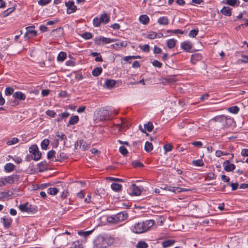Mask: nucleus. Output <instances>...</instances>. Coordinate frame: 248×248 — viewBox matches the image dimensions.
<instances>
[{
  "label": "nucleus",
  "mask_w": 248,
  "mask_h": 248,
  "mask_svg": "<svg viewBox=\"0 0 248 248\" xmlns=\"http://www.w3.org/2000/svg\"><path fill=\"white\" fill-rule=\"evenodd\" d=\"M113 243V240L108 237L98 236L94 241V248H107Z\"/></svg>",
  "instance_id": "f257e3e1"
},
{
  "label": "nucleus",
  "mask_w": 248,
  "mask_h": 248,
  "mask_svg": "<svg viewBox=\"0 0 248 248\" xmlns=\"http://www.w3.org/2000/svg\"><path fill=\"white\" fill-rule=\"evenodd\" d=\"M29 152L32 154L33 156H32V158L34 160L37 161L41 158V153L39 152L36 145H32L29 148Z\"/></svg>",
  "instance_id": "f03ea898"
},
{
  "label": "nucleus",
  "mask_w": 248,
  "mask_h": 248,
  "mask_svg": "<svg viewBox=\"0 0 248 248\" xmlns=\"http://www.w3.org/2000/svg\"><path fill=\"white\" fill-rule=\"evenodd\" d=\"M94 43L99 46H102L105 44H109L114 42V39L109 38H106L100 36L96 38L94 40Z\"/></svg>",
  "instance_id": "7ed1b4c3"
},
{
  "label": "nucleus",
  "mask_w": 248,
  "mask_h": 248,
  "mask_svg": "<svg viewBox=\"0 0 248 248\" xmlns=\"http://www.w3.org/2000/svg\"><path fill=\"white\" fill-rule=\"evenodd\" d=\"M96 115L98 118L100 117V121H104L107 120L108 117H109V112L108 110L104 108H101L97 110Z\"/></svg>",
  "instance_id": "20e7f679"
},
{
  "label": "nucleus",
  "mask_w": 248,
  "mask_h": 248,
  "mask_svg": "<svg viewBox=\"0 0 248 248\" xmlns=\"http://www.w3.org/2000/svg\"><path fill=\"white\" fill-rule=\"evenodd\" d=\"M19 178V176L17 174H13L10 176H8L7 177H5L4 178H2L4 180V183L5 185L6 184H13L16 182L18 181Z\"/></svg>",
  "instance_id": "39448f33"
},
{
  "label": "nucleus",
  "mask_w": 248,
  "mask_h": 248,
  "mask_svg": "<svg viewBox=\"0 0 248 248\" xmlns=\"http://www.w3.org/2000/svg\"><path fill=\"white\" fill-rule=\"evenodd\" d=\"M161 188L164 190H166L173 192H181L183 191H187L189 190L188 189L186 188H180L177 187H171L170 186L167 185L163 186L161 187Z\"/></svg>",
  "instance_id": "423d86ee"
},
{
  "label": "nucleus",
  "mask_w": 248,
  "mask_h": 248,
  "mask_svg": "<svg viewBox=\"0 0 248 248\" xmlns=\"http://www.w3.org/2000/svg\"><path fill=\"white\" fill-rule=\"evenodd\" d=\"M132 231L133 232L136 233H141L145 232L143 222H138L136 223L132 229Z\"/></svg>",
  "instance_id": "0eeeda50"
},
{
  "label": "nucleus",
  "mask_w": 248,
  "mask_h": 248,
  "mask_svg": "<svg viewBox=\"0 0 248 248\" xmlns=\"http://www.w3.org/2000/svg\"><path fill=\"white\" fill-rule=\"evenodd\" d=\"M65 5L67 7V13L68 14H71L76 11L77 7L74 4V1H69L65 2Z\"/></svg>",
  "instance_id": "6e6552de"
},
{
  "label": "nucleus",
  "mask_w": 248,
  "mask_h": 248,
  "mask_svg": "<svg viewBox=\"0 0 248 248\" xmlns=\"http://www.w3.org/2000/svg\"><path fill=\"white\" fill-rule=\"evenodd\" d=\"M223 165L224 167V170L226 171H232L235 169V166L233 164L230 163L229 160H225Z\"/></svg>",
  "instance_id": "1a4fd4ad"
},
{
  "label": "nucleus",
  "mask_w": 248,
  "mask_h": 248,
  "mask_svg": "<svg viewBox=\"0 0 248 248\" xmlns=\"http://www.w3.org/2000/svg\"><path fill=\"white\" fill-rule=\"evenodd\" d=\"M33 27H28L26 28L27 32L24 34L25 37L31 38L37 35V31L35 30H31Z\"/></svg>",
  "instance_id": "9d476101"
},
{
  "label": "nucleus",
  "mask_w": 248,
  "mask_h": 248,
  "mask_svg": "<svg viewBox=\"0 0 248 248\" xmlns=\"http://www.w3.org/2000/svg\"><path fill=\"white\" fill-rule=\"evenodd\" d=\"M19 208L22 212H25L28 213H33L31 205L28 204V203L20 204Z\"/></svg>",
  "instance_id": "9b49d317"
},
{
  "label": "nucleus",
  "mask_w": 248,
  "mask_h": 248,
  "mask_svg": "<svg viewBox=\"0 0 248 248\" xmlns=\"http://www.w3.org/2000/svg\"><path fill=\"white\" fill-rule=\"evenodd\" d=\"M0 220L3 223L4 227L6 229L10 227L12 221V219L11 217H8L6 216L1 217Z\"/></svg>",
  "instance_id": "f8f14e48"
},
{
  "label": "nucleus",
  "mask_w": 248,
  "mask_h": 248,
  "mask_svg": "<svg viewBox=\"0 0 248 248\" xmlns=\"http://www.w3.org/2000/svg\"><path fill=\"white\" fill-rule=\"evenodd\" d=\"M116 220H118V222L125 220L128 217L127 214L126 212H120L116 215Z\"/></svg>",
  "instance_id": "ddd939ff"
},
{
  "label": "nucleus",
  "mask_w": 248,
  "mask_h": 248,
  "mask_svg": "<svg viewBox=\"0 0 248 248\" xmlns=\"http://www.w3.org/2000/svg\"><path fill=\"white\" fill-rule=\"evenodd\" d=\"M13 97L16 100H24L26 99V95L21 92H16L13 94Z\"/></svg>",
  "instance_id": "4468645a"
},
{
  "label": "nucleus",
  "mask_w": 248,
  "mask_h": 248,
  "mask_svg": "<svg viewBox=\"0 0 248 248\" xmlns=\"http://www.w3.org/2000/svg\"><path fill=\"white\" fill-rule=\"evenodd\" d=\"M132 190V194L135 196H139L141 192V190L140 187L137 186L135 184H132L131 186Z\"/></svg>",
  "instance_id": "2eb2a0df"
},
{
  "label": "nucleus",
  "mask_w": 248,
  "mask_h": 248,
  "mask_svg": "<svg viewBox=\"0 0 248 248\" xmlns=\"http://www.w3.org/2000/svg\"><path fill=\"white\" fill-rule=\"evenodd\" d=\"M181 46L184 50L188 51L192 48V45L189 41H185L181 43Z\"/></svg>",
  "instance_id": "dca6fc26"
},
{
  "label": "nucleus",
  "mask_w": 248,
  "mask_h": 248,
  "mask_svg": "<svg viewBox=\"0 0 248 248\" xmlns=\"http://www.w3.org/2000/svg\"><path fill=\"white\" fill-rule=\"evenodd\" d=\"M220 12L225 16H230L232 15V9L229 7L224 6L220 10Z\"/></svg>",
  "instance_id": "f3484780"
},
{
  "label": "nucleus",
  "mask_w": 248,
  "mask_h": 248,
  "mask_svg": "<svg viewBox=\"0 0 248 248\" xmlns=\"http://www.w3.org/2000/svg\"><path fill=\"white\" fill-rule=\"evenodd\" d=\"M55 157V161L62 162V160L66 159L68 158V156L65 153L63 152H60L59 154L57 155V156Z\"/></svg>",
  "instance_id": "a211bd4d"
},
{
  "label": "nucleus",
  "mask_w": 248,
  "mask_h": 248,
  "mask_svg": "<svg viewBox=\"0 0 248 248\" xmlns=\"http://www.w3.org/2000/svg\"><path fill=\"white\" fill-rule=\"evenodd\" d=\"M142 222L145 232L148 231L154 224V221L153 220H148Z\"/></svg>",
  "instance_id": "6ab92c4d"
},
{
  "label": "nucleus",
  "mask_w": 248,
  "mask_h": 248,
  "mask_svg": "<svg viewBox=\"0 0 248 248\" xmlns=\"http://www.w3.org/2000/svg\"><path fill=\"white\" fill-rule=\"evenodd\" d=\"M202 56L200 54L196 53L191 55V62L192 63L195 64L197 62L202 60Z\"/></svg>",
  "instance_id": "aec40b11"
},
{
  "label": "nucleus",
  "mask_w": 248,
  "mask_h": 248,
  "mask_svg": "<svg viewBox=\"0 0 248 248\" xmlns=\"http://www.w3.org/2000/svg\"><path fill=\"white\" fill-rule=\"evenodd\" d=\"M79 120L78 116L77 115L72 116L70 117L69 122L67 124L68 126L70 125H74L77 124Z\"/></svg>",
  "instance_id": "412c9836"
},
{
  "label": "nucleus",
  "mask_w": 248,
  "mask_h": 248,
  "mask_svg": "<svg viewBox=\"0 0 248 248\" xmlns=\"http://www.w3.org/2000/svg\"><path fill=\"white\" fill-rule=\"evenodd\" d=\"M233 123L234 122L232 119L231 118H228L226 116L224 124H222V126L225 127L232 126Z\"/></svg>",
  "instance_id": "4be33fe9"
},
{
  "label": "nucleus",
  "mask_w": 248,
  "mask_h": 248,
  "mask_svg": "<svg viewBox=\"0 0 248 248\" xmlns=\"http://www.w3.org/2000/svg\"><path fill=\"white\" fill-rule=\"evenodd\" d=\"M139 21L143 25H146L149 21V17L146 15H142L139 17Z\"/></svg>",
  "instance_id": "5701e85b"
},
{
  "label": "nucleus",
  "mask_w": 248,
  "mask_h": 248,
  "mask_svg": "<svg viewBox=\"0 0 248 248\" xmlns=\"http://www.w3.org/2000/svg\"><path fill=\"white\" fill-rule=\"evenodd\" d=\"M225 117H226V116H225L223 115H218V116H216L215 117L213 118L211 120L214 121L215 122L221 123L223 124H224V121L225 120Z\"/></svg>",
  "instance_id": "b1692460"
},
{
  "label": "nucleus",
  "mask_w": 248,
  "mask_h": 248,
  "mask_svg": "<svg viewBox=\"0 0 248 248\" xmlns=\"http://www.w3.org/2000/svg\"><path fill=\"white\" fill-rule=\"evenodd\" d=\"M15 165L11 163H8L4 166V170L6 172H10L15 169Z\"/></svg>",
  "instance_id": "393cba45"
},
{
  "label": "nucleus",
  "mask_w": 248,
  "mask_h": 248,
  "mask_svg": "<svg viewBox=\"0 0 248 248\" xmlns=\"http://www.w3.org/2000/svg\"><path fill=\"white\" fill-rule=\"evenodd\" d=\"M174 243V240H167L162 242V246L163 248H166L173 245Z\"/></svg>",
  "instance_id": "a878e982"
},
{
  "label": "nucleus",
  "mask_w": 248,
  "mask_h": 248,
  "mask_svg": "<svg viewBox=\"0 0 248 248\" xmlns=\"http://www.w3.org/2000/svg\"><path fill=\"white\" fill-rule=\"evenodd\" d=\"M158 23L161 25H166L169 23L168 18L166 16H162L158 18Z\"/></svg>",
  "instance_id": "bb28decb"
},
{
  "label": "nucleus",
  "mask_w": 248,
  "mask_h": 248,
  "mask_svg": "<svg viewBox=\"0 0 248 248\" xmlns=\"http://www.w3.org/2000/svg\"><path fill=\"white\" fill-rule=\"evenodd\" d=\"M100 19L102 23H107L109 20V16L108 14H103L101 15Z\"/></svg>",
  "instance_id": "cd10ccee"
},
{
  "label": "nucleus",
  "mask_w": 248,
  "mask_h": 248,
  "mask_svg": "<svg viewBox=\"0 0 248 248\" xmlns=\"http://www.w3.org/2000/svg\"><path fill=\"white\" fill-rule=\"evenodd\" d=\"M176 42L177 41L174 39H170L168 40L167 41V45L168 47L170 49L173 48L176 44Z\"/></svg>",
  "instance_id": "c85d7f7f"
},
{
  "label": "nucleus",
  "mask_w": 248,
  "mask_h": 248,
  "mask_svg": "<svg viewBox=\"0 0 248 248\" xmlns=\"http://www.w3.org/2000/svg\"><path fill=\"white\" fill-rule=\"evenodd\" d=\"M238 1V0H223L222 3L230 6H234Z\"/></svg>",
  "instance_id": "c756f323"
},
{
  "label": "nucleus",
  "mask_w": 248,
  "mask_h": 248,
  "mask_svg": "<svg viewBox=\"0 0 248 248\" xmlns=\"http://www.w3.org/2000/svg\"><path fill=\"white\" fill-rule=\"evenodd\" d=\"M102 72V69L101 67H96L92 71V74L94 77L99 76Z\"/></svg>",
  "instance_id": "7c9ffc66"
},
{
  "label": "nucleus",
  "mask_w": 248,
  "mask_h": 248,
  "mask_svg": "<svg viewBox=\"0 0 248 248\" xmlns=\"http://www.w3.org/2000/svg\"><path fill=\"white\" fill-rule=\"evenodd\" d=\"M116 82L115 80L107 79L105 82V85L108 88H110L113 87L116 84Z\"/></svg>",
  "instance_id": "2f4dec72"
},
{
  "label": "nucleus",
  "mask_w": 248,
  "mask_h": 248,
  "mask_svg": "<svg viewBox=\"0 0 248 248\" xmlns=\"http://www.w3.org/2000/svg\"><path fill=\"white\" fill-rule=\"evenodd\" d=\"M66 57V54L64 52H61L57 56V61L58 62H63Z\"/></svg>",
  "instance_id": "473e14b6"
},
{
  "label": "nucleus",
  "mask_w": 248,
  "mask_h": 248,
  "mask_svg": "<svg viewBox=\"0 0 248 248\" xmlns=\"http://www.w3.org/2000/svg\"><path fill=\"white\" fill-rule=\"evenodd\" d=\"M122 187V185L117 183H112L111 185V189L115 191H119L121 189Z\"/></svg>",
  "instance_id": "72a5a7b5"
},
{
  "label": "nucleus",
  "mask_w": 248,
  "mask_h": 248,
  "mask_svg": "<svg viewBox=\"0 0 248 248\" xmlns=\"http://www.w3.org/2000/svg\"><path fill=\"white\" fill-rule=\"evenodd\" d=\"M15 9V7H11L7 9L3 12L2 15L3 17H6L8 16L11 13H12Z\"/></svg>",
  "instance_id": "f704fd0d"
},
{
  "label": "nucleus",
  "mask_w": 248,
  "mask_h": 248,
  "mask_svg": "<svg viewBox=\"0 0 248 248\" xmlns=\"http://www.w3.org/2000/svg\"><path fill=\"white\" fill-rule=\"evenodd\" d=\"M49 144V140L48 139L44 140L41 144V148L43 150H46L47 146Z\"/></svg>",
  "instance_id": "c9c22d12"
},
{
  "label": "nucleus",
  "mask_w": 248,
  "mask_h": 248,
  "mask_svg": "<svg viewBox=\"0 0 248 248\" xmlns=\"http://www.w3.org/2000/svg\"><path fill=\"white\" fill-rule=\"evenodd\" d=\"M153 145L152 143L149 142V141H146L145 144L144 149L147 152H149L153 150Z\"/></svg>",
  "instance_id": "e433bc0d"
},
{
  "label": "nucleus",
  "mask_w": 248,
  "mask_h": 248,
  "mask_svg": "<svg viewBox=\"0 0 248 248\" xmlns=\"http://www.w3.org/2000/svg\"><path fill=\"white\" fill-rule=\"evenodd\" d=\"M58 192V189L55 187H51L47 189V193L52 195H56Z\"/></svg>",
  "instance_id": "4c0bfd02"
},
{
  "label": "nucleus",
  "mask_w": 248,
  "mask_h": 248,
  "mask_svg": "<svg viewBox=\"0 0 248 248\" xmlns=\"http://www.w3.org/2000/svg\"><path fill=\"white\" fill-rule=\"evenodd\" d=\"M148 247V244L146 242L142 241L139 242L136 245L137 248H147Z\"/></svg>",
  "instance_id": "58836bf2"
},
{
  "label": "nucleus",
  "mask_w": 248,
  "mask_h": 248,
  "mask_svg": "<svg viewBox=\"0 0 248 248\" xmlns=\"http://www.w3.org/2000/svg\"><path fill=\"white\" fill-rule=\"evenodd\" d=\"M108 222L112 223H118V220H116V215L114 216H108L107 219Z\"/></svg>",
  "instance_id": "ea45409f"
},
{
  "label": "nucleus",
  "mask_w": 248,
  "mask_h": 248,
  "mask_svg": "<svg viewBox=\"0 0 248 248\" xmlns=\"http://www.w3.org/2000/svg\"><path fill=\"white\" fill-rule=\"evenodd\" d=\"M228 110L231 113L233 114H237L239 110V108L236 106H232V107L229 108H228Z\"/></svg>",
  "instance_id": "a19ab883"
},
{
  "label": "nucleus",
  "mask_w": 248,
  "mask_h": 248,
  "mask_svg": "<svg viewBox=\"0 0 248 248\" xmlns=\"http://www.w3.org/2000/svg\"><path fill=\"white\" fill-rule=\"evenodd\" d=\"M192 164L196 166H202L204 165V163L202 159L194 160L192 161Z\"/></svg>",
  "instance_id": "79ce46f5"
},
{
  "label": "nucleus",
  "mask_w": 248,
  "mask_h": 248,
  "mask_svg": "<svg viewBox=\"0 0 248 248\" xmlns=\"http://www.w3.org/2000/svg\"><path fill=\"white\" fill-rule=\"evenodd\" d=\"M144 129L149 132H151L154 127L153 124L151 122H148L147 124H144Z\"/></svg>",
  "instance_id": "37998d69"
},
{
  "label": "nucleus",
  "mask_w": 248,
  "mask_h": 248,
  "mask_svg": "<svg viewBox=\"0 0 248 248\" xmlns=\"http://www.w3.org/2000/svg\"><path fill=\"white\" fill-rule=\"evenodd\" d=\"M19 140L17 138H14L7 141L6 143L8 145H12L18 142Z\"/></svg>",
  "instance_id": "c03bdc74"
},
{
  "label": "nucleus",
  "mask_w": 248,
  "mask_h": 248,
  "mask_svg": "<svg viewBox=\"0 0 248 248\" xmlns=\"http://www.w3.org/2000/svg\"><path fill=\"white\" fill-rule=\"evenodd\" d=\"M93 231H79L78 232V234L81 236L84 237H86L89 236L92 232Z\"/></svg>",
  "instance_id": "a18cd8bd"
},
{
  "label": "nucleus",
  "mask_w": 248,
  "mask_h": 248,
  "mask_svg": "<svg viewBox=\"0 0 248 248\" xmlns=\"http://www.w3.org/2000/svg\"><path fill=\"white\" fill-rule=\"evenodd\" d=\"M14 89L10 87H7L5 91V94L6 95H10L14 94Z\"/></svg>",
  "instance_id": "49530a36"
},
{
  "label": "nucleus",
  "mask_w": 248,
  "mask_h": 248,
  "mask_svg": "<svg viewBox=\"0 0 248 248\" xmlns=\"http://www.w3.org/2000/svg\"><path fill=\"white\" fill-rule=\"evenodd\" d=\"M100 18L95 17L93 19V24L94 27H98L100 25L101 23Z\"/></svg>",
  "instance_id": "de8ad7c7"
},
{
  "label": "nucleus",
  "mask_w": 248,
  "mask_h": 248,
  "mask_svg": "<svg viewBox=\"0 0 248 248\" xmlns=\"http://www.w3.org/2000/svg\"><path fill=\"white\" fill-rule=\"evenodd\" d=\"M56 136L59 138L58 139H57L56 140H57V145H58V141L59 140H62L63 139H66V136L64 134H62L61 135L60 134V133L59 132H57L56 133Z\"/></svg>",
  "instance_id": "09e8293b"
},
{
  "label": "nucleus",
  "mask_w": 248,
  "mask_h": 248,
  "mask_svg": "<svg viewBox=\"0 0 248 248\" xmlns=\"http://www.w3.org/2000/svg\"><path fill=\"white\" fill-rule=\"evenodd\" d=\"M134 167L142 168L144 166L143 164L138 160L133 161L132 163Z\"/></svg>",
  "instance_id": "8fccbe9b"
},
{
  "label": "nucleus",
  "mask_w": 248,
  "mask_h": 248,
  "mask_svg": "<svg viewBox=\"0 0 248 248\" xmlns=\"http://www.w3.org/2000/svg\"><path fill=\"white\" fill-rule=\"evenodd\" d=\"M141 57L140 56H125L124 60L125 61H128V60H131V59H140Z\"/></svg>",
  "instance_id": "3c124183"
},
{
  "label": "nucleus",
  "mask_w": 248,
  "mask_h": 248,
  "mask_svg": "<svg viewBox=\"0 0 248 248\" xmlns=\"http://www.w3.org/2000/svg\"><path fill=\"white\" fill-rule=\"evenodd\" d=\"M81 36L84 39H91L92 38L93 35L91 33L88 32H86L82 33V34L81 35Z\"/></svg>",
  "instance_id": "603ef678"
},
{
  "label": "nucleus",
  "mask_w": 248,
  "mask_h": 248,
  "mask_svg": "<svg viewBox=\"0 0 248 248\" xmlns=\"http://www.w3.org/2000/svg\"><path fill=\"white\" fill-rule=\"evenodd\" d=\"M51 0H39L38 1V3L41 6H45L51 2Z\"/></svg>",
  "instance_id": "864d4df0"
},
{
  "label": "nucleus",
  "mask_w": 248,
  "mask_h": 248,
  "mask_svg": "<svg viewBox=\"0 0 248 248\" xmlns=\"http://www.w3.org/2000/svg\"><path fill=\"white\" fill-rule=\"evenodd\" d=\"M90 146V143H87L86 141H84L83 140V143L82 144V150L85 151L88 150Z\"/></svg>",
  "instance_id": "5fc2aeb1"
},
{
  "label": "nucleus",
  "mask_w": 248,
  "mask_h": 248,
  "mask_svg": "<svg viewBox=\"0 0 248 248\" xmlns=\"http://www.w3.org/2000/svg\"><path fill=\"white\" fill-rule=\"evenodd\" d=\"M83 143V140H78L75 143V148L76 149L82 148V144Z\"/></svg>",
  "instance_id": "6e6d98bb"
},
{
  "label": "nucleus",
  "mask_w": 248,
  "mask_h": 248,
  "mask_svg": "<svg viewBox=\"0 0 248 248\" xmlns=\"http://www.w3.org/2000/svg\"><path fill=\"white\" fill-rule=\"evenodd\" d=\"M157 34L155 32H150L147 36V38L150 39H154L157 37Z\"/></svg>",
  "instance_id": "4d7b16f0"
},
{
  "label": "nucleus",
  "mask_w": 248,
  "mask_h": 248,
  "mask_svg": "<svg viewBox=\"0 0 248 248\" xmlns=\"http://www.w3.org/2000/svg\"><path fill=\"white\" fill-rule=\"evenodd\" d=\"M10 196V195L9 194L8 192H4V191H1L0 192V200L4 198H7Z\"/></svg>",
  "instance_id": "13d9d810"
},
{
  "label": "nucleus",
  "mask_w": 248,
  "mask_h": 248,
  "mask_svg": "<svg viewBox=\"0 0 248 248\" xmlns=\"http://www.w3.org/2000/svg\"><path fill=\"white\" fill-rule=\"evenodd\" d=\"M55 151H54L53 150L49 151L47 154V159H50L52 158L53 157H55Z\"/></svg>",
  "instance_id": "bf43d9fd"
},
{
  "label": "nucleus",
  "mask_w": 248,
  "mask_h": 248,
  "mask_svg": "<svg viewBox=\"0 0 248 248\" xmlns=\"http://www.w3.org/2000/svg\"><path fill=\"white\" fill-rule=\"evenodd\" d=\"M119 152L123 155H126L128 153L127 149L123 146H122L119 148Z\"/></svg>",
  "instance_id": "052dcab7"
},
{
  "label": "nucleus",
  "mask_w": 248,
  "mask_h": 248,
  "mask_svg": "<svg viewBox=\"0 0 248 248\" xmlns=\"http://www.w3.org/2000/svg\"><path fill=\"white\" fill-rule=\"evenodd\" d=\"M126 43H125L124 41L119 42L117 43H116L115 44L112 45V46L115 47L116 46H123V47H125L126 46Z\"/></svg>",
  "instance_id": "680f3d73"
},
{
  "label": "nucleus",
  "mask_w": 248,
  "mask_h": 248,
  "mask_svg": "<svg viewBox=\"0 0 248 248\" xmlns=\"http://www.w3.org/2000/svg\"><path fill=\"white\" fill-rule=\"evenodd\" d=\"M198 33V30H192L190 31L189 33V36L190 37H194L197 35Z\"/></svg>",
  "instance_id": "e2e57ef3"
},
{
  "label": "nucleus",
  "mask_w": 248,
  "mask_h": 248,
  "mask_svg": "<svg viewBox=\"0 0 248 248\" xmlns=\"http://www.w3.org/2000/svg\"><path fill=\"white\" fill-rule=\"evenodd\" d=\"M164 149L166 152H170L171 151L172 146L170 144H167L164 145Z\"/></svg>",
  "instance_id": "0e129e2a"
},
{
  "label": "nucleus",
  "mask_w": 248,
  "mask_h": 248,
  "mask_svg": "<svg viewBox=\"0 0 248 248\" xmlns=\"http://www.w3.org/2000/svg\"><path fill=\"white\" fill-rule=\"evenodd\" d=\"M46 113V115H47L48 116H49L52 118H54L55 116V115H56V113L55 112H54L53 110H47Z\"/></svg>",
  "instance_id": "69168bd1"
},
{
  "label": "nucleus",
  "mask_w": 248,
  "mask_h": 248,
  "mask_svg": "<svg viewBox=\"0 0 248 248\" xmlns=\"http://www.w3.org/2000/svg\"><path fill=\"white\" fill-rule=\"evenodd\" d=\"M191 144L192 145L199 148H202V143L200 141H193Z\"/></svg>",
  "instance_id": "338daca9"
},
{
  "label": "nucleus",
  "mask_w": 248,
  "mask_h": 248,
  "mask_svg": "<svg viewBox=\"0 0 248 248\" xmlns=\"http://www.w3.org/2000/svg\"><path fill=\"white\" fill-rule=\"evenodd\" d=\"M216 155L217 156V157H220L222 155H227L228 154V153H225L224 152H222L220 150H217L216 152Z\"/></svg>",
  "instance_id": "774afa93"
}]
</instances>
